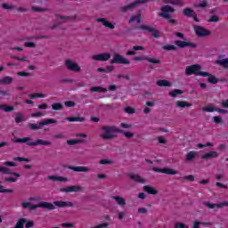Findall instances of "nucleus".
Instances as JSON below:
<instances>
[{"mask_svg": "<svg viewBox=\"0 0 228 228\" xmlns=\"http://www.w3.org/2000/svg\"><path fill=\"white\" fill-rule=\"evenodd\" d=\"M133 22H137V24H140V22H142V12H139L136 15H133L130 18L128 23L133 24Z\"/></svg>", "mask_w": 228, "mask_h": 228, "instance_id": "aec40b11", "label": "nucleus"}, {"mask_svg": "<svg viewBox=\"0 0 228 228\" xmlns=\"http://www.w3.org/2000/svg\"><path fill=\"white\" fill-rule=\"evenodd\" d=\"M31 140L29 137L18 138L14 140V143H27L28 147H37L38 145H51V142L44 141L42 139H37L35 142H28Z\"/></svg>", "mask_w": 228, "mask_h": 228, "instance_id": "f03ea898", "label": "nucleus"}, {"mask_svg": "<svg viewBox=\"0 0 228 228\" xmlns=\"http://www.w3.org/2000/svg\"><path fill=\"white\" fill-rule=\"evenodd\" d=\"M221 106L223 108L228 109V100L223 101L222 103H221Z\"/></svg>", "mask_w": 228, "mask_h": 228, "instance_id": "774afa93", "label": "nucleus"}, {"mask_svg": "<svg viewBox=\"0 0 228 228\" xmlns=\"http://www.w3.org/2000/svg\"><path fill=\"white\" fill-rule=\"evenodd\" d=\"M206 74L208 75H202L201 77H208V82L210 83V85H216V83H218V78L215 77V75L207 71H206Z\"/></svg>", "mask_w": 228, "mask_h": 228, "instance_id": "2eb2a0df", "label": "nucleus"}, {"mask_svg": "<svg viewBox=\"0 0 228 228\" xmlns=\"http://www.w3.org/2000/svg\"><path fill=\"white\" fill-rule=\"evenodd\" d=\"M158 86H172V84L168 80H159L157 81Z\"/></svg>", "mask_w": 228, "mask_h": 228, "instance_id": "c03bdc74", "label": "nucleus"}, {"mask_svg": "<svg viewBox=\"0 0 228 228\" xmlns=\"http://www.w3.org/2000/svg\"><path fill=\"white\" fill-rule=\"evenodd\" d=\"M65 65L68 70H70L71 72H81V67H79L77 63L72 62L70 60H67L65 61Z\"/></svg>", "mask_w": 228, "mask_h": 228, "instance_id": "9d476101", "label": "nucleus"}, {"mask_svg": "<svg viewBox=\"0 0 228 228\" xmlns=\"http://www.w3.org/2000/svg\"><path fill=\"white\" fill-rule=\"evenodd\" d=\"M0 172L2 174H6V175H14L15 177H20V174H19L17 172H12V171H10L9 168L2 167V166H0Z\"/></svg>", "mask_w": 228, "mask_h": 228, "instance_id": "a211bd4d", "label": "nucleus"}, {"mask_svg": "<svg viewBox=\"0 0 228 228\" xmlns=\"http://www.w3.org/2000/svg\"><path fill=\"white\" fill-rule=\"evenodd\" d=\"M14 161H20V162L26 161L27 163H29V159L23 157H16L14 159Z\"/></svg>", "mask_w": 228, "mask_h": 228, "instance_id": "13d9d810", "label": "nucleus"}, {"mask_svg": "<svg viewBox=\"0 0 228 228\" xmlns=\"http://www.w3.org/2000/svg\"><path fill=\"white\" fill-rule=\"evenodd\" d=\"M192 28L196 37L199 38H204V37H209L211 35V30L206 29L204 27L193 25Z\"/></svg>", "mask_w": 228, "mask_h": 228, "instance_id": "0eeeda50", "label": "nucleus"}, {"mask_svg": "<svg viewBox=\"0 0 228 228\" xmlns=\"http://www.w3.org/2000/svg\"><path fill=\"white\" fill-rule=\"evenodd\" d=\"M216 64L224 67V69H228V58L216 60Z\"/></svg>", "mask_w": 228, "mask_h": 228, "instance_id": "b1692460", "label": "nucleus"}, {"mask_svg": "<svg viewBox=\"0 0 228 228\" xmlns=\"http://www.w3.org/2000/svg\"><path fill=\"white\" fill-rule=\"evenodd\" d=\"M110 63L111 65H129L131 61H129V60L126 59L120 53H114L113 58L110 60Z\"/></svg>", "mask_w": 228, "mask_h": 228, "instance_id": "423d86ee", "label": "nucleus"}, {"mask_svg": "<svg viewBox=\"0 0 228 228\" xmlns=\"http://www.w3.org/2000/svg\"><path fill=\"white\" fill-rule=\"evenodd\" d=\"M4 165L5 167H17V164H16L15 162H11V161H5V162L4 163Z\"/></svg>", "mask_w": 228, "mask_h": 228, "instance_id": "69168bd1", "label": "nucleus"}, {"mask_svg": "<svg viewBox=\"0 0 228 228\" xmlns=\"http://www.w3.org/2000/svg\"><path fill=\"white\" fill-rule=\"evenodd\" d=\"M132 49H133V51H131V50L126 51L127 56H134V54H136V53L134 51H143V49H145V48H143V46L134 45V46H133Z\"/></svg>", "mask_w": 228, "mask_h": 228, "instance_id": "412c9836", "label": "nucleus"}, {"mask_svg": "<svg viewBox=\"0 0 228 228\" xmlns=\"http://www.w3.org/2000/svg\"><path fill=\"white\" fill-rule=\"evenodd\" d=\"M111 199L113 200H116L117 204H118V206H126V200H124V198L120 197V196H112Z\"/></svg>", "mask_w": 228, "mask_h": 228, "instance_id": "393cba45", "label": "nucleus"}, {"mask_svg": "<svg viewBox=\"0 0 228 228\" xmlns=\"http://www.w3.org/2000/svg\"><path fill=\"white\" fill-rule=\"evenodd\" d=\"M213 120L216 124H221L222 123V117L220 116H215L213 118Z\"/></svg>", "mask_w": 228, "mask_h": 228, "instance_id": "e2e57ef3", "label": "nucleus"}, {"mask_svg": "<svg viewBox=\"0 0 228 228\" xmlns=\"http://www.w3.org/2000/svg\"><path fill=\"white\" fill-rule=\"evenodd\" d=\"M5 183H17V177H5Z\"/></svg>", "mask_w": 228, "mask_h": 228, "instance_id": "6e6d98bb", "label": "nucleus"}, {"mask_svg": "<svg viewBox=\"0 0 228 228\" xmlns=\"http://www.w3.org/2000/svg\"><path fill=\"white\" fill-rule=\"evenodd\" d=\"M175 228H188V226L186 224H183V223H176L175 224Z\"/></svg>", "mask_w": 228, "mask_h": 228, "instance_id": "338daca9", "label": "nucleus"}, {"mask_svg": "<svg viewBox=\"0 0 228 228\" xmlns=\"http://www.w3.org/2000/svg\"><path fill=\"white\" fill-rule=\"evenodd\" d=\"M104 227H110V223H102L96 226H94L92 228H104Z\"/></svg>", "mask_w": 228, "mask_h": 228, "instance_id": "052dcab7", "label": "nucleus"}, {"mask_svg": "<svg viewBox=\"0 0 228 228\" xmlns=\"http://www.w3.org/2000/svg\"><path fill=\"white\" fill-rule=\"evenodd\" d=\"M162 174H167V175H175L177 174V171L170 167H163Z\"/></svg>", "mask_w": 228, "mask_h": 228, "instance_id": "bb28decb", "label": "nucleus"}, {"mask_svg": "<svg viewBox=\"0 0 228 228\" xmlns=\"http://www.w3.org/2000/svg\"><path fill=\"white\" fill-rule=\"evenodd\" d=\"M186 159L187 161H191L193 159H195V158H197V151H190L186 154Z\"/></svg>", "mask_w": 228, "mask_h": 228, "instance_id": "72a5a7b5", "label": "nucleus"}, {"mask_svg": "<svg viewBox=\"0 0 228 228\" xmlns=\"http://www.w3.org/2000/svg\"><path fill=\"white\" fill-rule=\"evenodd\" d=\"M204 111H207V113H213V111H216V109L213 105H207L202 108Z\"/></svg>", "mask_w": 228, "mask_h": 228, "instance_id": "a18cd8bd", "label": "nucleus"}, {"mask_svg": "<svg viewBox=\"0 0 228 228\" xmlns=\"http://www.w3.org/2000/svg\"><path fill=\"white\" fill-rule=\"evenodd\" d=\"M16 117H15V122L16 124H20V122H24V120H26L24 118V116H22V114L20 112H16Z\"/></svg>", "mask_w": 228, "mask_h": 228, "instance_id": "4c0bfd02", "label": "nucleus"}, {"mask_svg": "<svg viewBox=\"0 0 228 228\" xmlns=\"http://www.w3.org/2000/svg\"><path fill=\"white\" fill-rule=\"evenodd\" d=\"M203 204H204V206H207V208H208L209 209H215V208H224V206H228V201H223L218 204L204 202Z\"/></svg>", "mask_w": 228, "mask_h": 228, "instance_id": "ddd939ff", "label": "nucleus"}, {"mask_svg": "<svg viewBox=\"0 0 228 228\" xmlns=\"http://www.w3.org/2000/svg\"><path fill=\"white\" fill-rule=\"evenodd\" d=\"M143 191H146L149 195H158V191L154 187L149 185L143 186Z\"/></svg>", "mask_w": 228, "mask_h": 228, "instance_id": "4be33fe9", "label": "nucleus"}, {"mask_svg": "<svg viewBox=\"0 0 228 228\" xmlns=\"http://www.w3.org/2000/svg\"><path fill=\"white\" fill-rule=\"evenodd\" d=\"M151 37H153V38H159V31H158L156 28H153V31H151Z\"/></svg>", "mask_w": 228, "mask_h": 228, "instance_id": "864d4df0", "label": "nucleus"}, {"mask_svg": "<svg viewBox=\"0 0 228 228\" xmlns=\"http://www.w3.org/2000/svg\"><path fill=\"white\" fill-rule=\"evenodd\" d=\"M56 122L57 121L54 118H48L37 124L29 123L28 127L31 129V131H38L39 129H42L44 126H49V124H56Z\"/></svg>", "mask_w": 228, "mask_h": 228, "instance_id": "39448f33", "label": "nucleus"}, {"mask_svg": "<svg viewBox=\"0 0 228 228\" xmlns=\"http://www.w3.org/2000/svg\"><path fill=\"white\" fill-rule=\"evenodd\" d=\"M0 110H3V111H5V113H10V111H13V110H15V108H13V106L0 104Z\"/></svg>", "mask_w": 228, "mask_h": 228, "instance_id": "7c9ffc66", "label": "nucleus"}, {"mask_svg": "<svg viewBox=\"0 0 228 228\" xmlns=\"http://www.w3.org/2000/svg\"><path fill=\"white\" fill-rule=\"evenodd\" d=\"M68 168L73 170V172H90V168L83 166H69Z\"/></svg>", "mask_w": 228, "mask_h": 228, "instance_id": "dca6fc26", "label": "nucleus"}, {"mask_svg": "<svg viewBox=\"0 0 228 228\" xmlns=\"http://www.w3.org/2000/svg\"><path fill=\"white\" fill-rule=\"evenodd\" d=\"M202 70V66L200 64H192L191 66H187L185 68V74L186 76H208L206 71H200Z\"/></svg>", "mask_w": 228, "mask_h": 228, "instance_id": "7ed1b4c3", "label": "nucleus"}, {"mask_svg": "<svg viewBox=\"0 0 228 228\" xmlns=\"http://www.w3.org/2000/svg\"><path fill=\"white\" fill-rule=\"evenodd\" d=\"M130 179H132V181H135L136 183H143V178H142L140 175H128Z\"/></svg>", "mask_w": 228, "mask_h": 228, "instance_id": "c9c22d12", "label": "nucleus"}, {"mask_svg": "<svg viewBox=\"0 0 228 228\" xmlns=\"http://www.w3.org/2000/svg\"><path fill=\"white\" fill-rule=\"evenodd\" d=\"M85 140L83 139H70L67 141L68 145H77V143H84Z\"/></svg>", "mask_w": 228, "mask_h": 228, "instance_id": "2f4dec72", "label": "nucleus"}, {"mask_svg": "<svg viewBox=\"0 0 228 228\" xmlns=\"http://www.w3.org/2000/svg\"><path fill=\"white\" fill-rule=\"evenodd\" d=\"M159 17H163V19H167V20H170L171 19L170 14L167 12H159Z\"/></svg>", "mask_w": 228, "mask_h": 228, "instance_id": "3c124183", "label": "nucleus"}, {"mask_svg": "<svg viewBox=\"0 0 228 228\" xmlns=\"http://www.w3.org/2000/svg\"><path fill=\"white\" fill-rule=\"evenodd\" d=\"M136 29H140L141 31H147L148 33H151V31H154V28L148 25H140L136 27Z\"/></svg>", "mask_w": 228, "mask_h": 228, "instance_id": "5701e85b", "label": "nucleus"}, {"mask_svg": "<svg viewBox=\"0 0 228 228\" xmlns=\"http://www.w3.org/2000/svg\"><path fill=\"white\" fill-rule=\"evenodd\" d=\"M117 133H120L121 134H124L126 136V138H133V136H134V134L131 132H126L122 129H117Z\"/></svg>", "mask_w": 228, "mask_h": 228, "instance_id": "79ce46f5", "label": "nucleus"}, {"mask_svg": "<svg viewBox=\"0 0 228 228\" xmlns=\"http://www.w3.org/2000/svg\"><path fill=\"white\" fill-rule=\"evenodd\" d=\"M64 104L68 108H74V106H76V103L72 101H67V102H64Z\"/></svg>", "mask_w": 228, "mask_h": 228, "instance_id": "bf43d9fd", "label": "nucleus"}, {"mask_svg": "<svg viewBox=\"0 0 228 228\" xmlns=\"http://www.w3.org/2000/svg\"><path fill=\"white\" fill-rule=\"evenodd\" d=\"M2 8H4V10H15L14 5H8L7 4H3Z\"/></svg>", "mask_w": 228, "mask_h": 228, "instance_id": "603ef678", "label": "nucleus"}, {"mask_svg": "<svg viewBox=\"0 0 228 228\" xmlns=\"http://www.w3.org/2000/svg\"><path fill=\"white\" fill-rule=\"evenodd\" d=\"M219 18L216 15H213L210 17V19L208 20V22H218Z\"/></svg>", "mask_w": 228, "mask_h": 228, "instance_id": "0e129e2a", "label": "nucleus"}, {"mask_svg": "<svg viewBox=\"0 0 228 228\" xmlns=\"http://www.w3.org/2000/svg\"><path fill=\"white\" fill-rule=\"evenodd\" d=\"M32 12H47V9L37 7V6H32Z\"/></svg>", "mask_w": 228, "mask_h": 228, "instance_id": "680f3d73", "label": "nucleus"}, {"mask_svg": "<svg viewBox=\"0 0 228 228\" xmlns=\"http://www.w3.org/2000/svg\"><path fill=\"white\" fill-rule=\"evenodd\" d=\"M175 45L180 47V49H184V47H191V49H197V44L193 42H185L181 40H175L174 42Z\"/></svg>", "mask_w": 228, "mask_h": 228, "instance_id": "6e6552de", "label": "nucleus"}, {"mask_svg": "<svg viewBox=\"0 0 228 228\" xmlns=\"http://www.w3.org/2000/svg\"><path fill=\"white\" fill-rule=\"evenodd\" d=\"M90 92L94 93V92H98V93H103L105 94V92H108L107 88L104 87H101V86H93L90 88Z\"/></svg>", "mask_w": 228, "mask_h": 228, "instance_id": "c756f323", "label": "nucleus"}, {"mask_svg": "<svg viewBox=\"0 0 228 228\" xmlns=\"http://www.w3.org/2000/svg\"><path fill=\"white\" fill-rule=\"evenodd\" d=\"M54 206L58 208H73L74 203L70 201H54L53 204L47 201H40L37 205H32L30 202H21V208H23V209H30V211H35L38 209V208L53 211V209L56 208Z\"/></svg>", "mask_w": 228, "mask_h": 228, "instance_id": "f257e3e1", "label": "nucleus"}, {"mask_svg": "<svg viewBox=\"0 0 228 228\" xmlns=\"http://www.w3.org/2000/svg\"><path fill=\"white\" fill-rule=\"evenodd\" d=\"M177 45H166L164 46H162V49L164 51H177Z\"/></svg>", "mask_w": 228, "mask_h": 228, "instance_id": "a19ab883", "label": "nucleus"}, {"mask_svg": "<svg viewBox=\"0 0 228 228\" xmlns=\"http://www.w3.org/2000/svg\"><path fill=\"white\" fill-rule=\"evenodd\" d=\"M111 54L109 53H97L92 56V60L94 61H108V60H110Z\"/></svg>", "mask_w": 228, "mask_h": 228, "instance_id": "1a4fd4ad", "label": "nucleus"}, {"mask_svg": "<svg viewBox=\"0 0 228 228\" xmlns=\"http://www.w3.org/2000/svg\"><path fill=\"white\" fill-rule=\"evenodd\" d=\"M117 127L115 126H102V131H104V134L101 135L102 140H111L115 138L114 133H117Z\"/></svg>", "mask_w": 228, "mask_h": 228, "instance_id": "20e7f679", "label": "nucleus"}, {"mask_svg": "<svg viewBox=\"0 0 228 228\" xmlns=\"http://www.w3.org/2000/svg\"><path fill=\"white\" fill-rule=\"evenodd\" d=\"M219 154L216 151H209L201 156V159H213L215 158H218Z\"/></svg>", "mask_w": 228, "mask_h": 228, "instance_id": "f3484780", "label": "nucleus"}, {"mask_svg": "<svg viewBox=\"0 0 228 228\" xmlns=\"http://www.w3.org/2000/svg\"><path fill=\"white\" fill-rule=\"evenodd\" d=\"M160 10L163 12V13H174V12H175V9L170 5H164L160 8Z\"/></svg>", "mask_w": 228, "mask_h": 228, "instance_id": "a878e982", "label": "nucleus"}, {"mask_svg": "<svg viewBox=\"0 0 228 228\" xmlns=\"http://www.w3.org/2000/svg\"><path fill=\"white\" fill-rule=\"evenodd\" d=\"M134 109L132 107H126L125 108V113H128L129 115H133V113H134Z\"/></svg>", "mask_w": 228, "mask_h": 228, "instance_id": "8fccbe9b", "label": "nucleus"}, {"mask_svg": "<svg viewBox=\"0 0 228 228\" xmlns=\"http://www.w3.org/2000/svg\"><path fill=\"white\" fill-rule=\"evenodd\" d=\"M183 13L185 17H191L195 14V11L191 8H184L183 10Z\"/></svg>", "mask_w": 228, "mask_h": 228, "instance_id": "cd10ccee", "label": "nucleus"}, {"mask_svg": "<svg viewBox=\"0 0 228 228\" xmlns=\"http://www.w3.org/2000/svg\"><path fill=\"white\" fill-rule=\"evenodd\" d=\"M182 94H183V91H181L179 89H175V90L169 92V96L175 99V97H177V95H182Z\"/></svg>", "mask_w": 228, "mask_h": 228, "instance_id": "37998d69", "label": "nucleus"}, {"mask_svg": "<svg viewBox=\"0 0 228 228\" xmlns=\"http://www.w3.org/2000/svg\"><path fill=\"white\" fill-rule=\"evenodd\" d=\"M61 191L65 193H72V192L77 193V191H81V187L71 185V186H68L66 188L61 189Z\"/></svg>", "mask_w": 228, "mask_h": 228, "instance_id": "f8f14e48", "label": "nucleus"}, {"mask_svg": "<svg viewBox=\"0 0 228 228\" xmlns=\"http://www.w3.org/2000/svg\"><path fill=\"white\" fill-rule=\"evenodd\" d=\"M17 74H18V76H20L21 77H28L31 76L30 73H28L26 71H19Z\"/></svg>", "mask_w": 228, "mask_h": 228, "instance_id": "4d7b16f0", "label": "nucleus"}, {"mask_svg": "<svg viewBox=\"0 0 228 228\" xmlns=\"http://www.w3.org/2000/svg\"><path fill=\"white\" fill-rule=\"evenodd\" d=\"M52 110H53V111H60L63 110V105L60 102H54L52 104Z\"/></svg>", "mask_w": 228, "mask_h": 228, "instance_id": "58836bf2", "label": "nucleus"}, {"mask_svg": "<svg viewBox=\"0 0 228 228\" xmlns=\"http://www.w3.org/2000/svg\"><path fill=\"white\" fill-rule=\"evenodd\" d=\"M134 61H149V63H154V64H159L161 63V61L159 59H154L151 57H134Z\"/></svg>", "mask_w": 228, "mask_h": 228, "instance_id": "9b49d317", "label": "nucleus"}, {"mask_svg": "<svg viewBox=\"0 0 228 228\" xmlns=\"http://www.w3.org/2000/svg\"><path fill=\"white\" fill-rule=\"evenodd\" d=\"M66 120L69 122H85V118L81 117H68L66 118Z\"/></svg>", "mask_w": 228, "mask_h": 228, "instance_id": "c85d7f7f", "label": "nucleus"}, {"mask_svg": "<svg viewBox=\"0 0 228 228\" xmlns=\"http://www.w3.org/2000/svg\"><path fill=\"white\" fill-rule=\"evenodd\" d=\"M2 83L4 85H12V83H13V78L12 77H4L2 79Z\"/></svg>", "mask_w": 228, "mask_h": 228, "instance_id": "de8ad7c7", "label": "nucleus"}, {"mask_svg": "<svg viewBox=\"0 0 228 228\" xmlns=\"http://www.w3.org/2000/svg\"><path fill=\"white\" fill-rule=\"evenodd\" d=\"M130 179H132V181H135L136 183H143V178H142L140 175H128Z\"/></svg>", "mask_w": 228, "mask_h": 228, "instance_id": "e433bc0d", "label": "nucleus"}, {"mask_svg": "<svg viewBox=\"0 0 228 228\" xmlns=\"http://www.w3.org/2000/svg\"><path fill=\"white\" fill-rule=\"evenodd\" d=\"M177 108H190L191 106V103L186 102L184 101H178L176 102Z\"/></svg>", "mask_w": 228, "mask_h": 228, "instance_id": "473e14b6", "label": "nucleus"}, {"mask_svg": "<svg viewBox=\"0 0 228 228\" xmlns=\"http://www.w3.org/2000/svg\"><path fill=\"white\" fill-rule=\"evenodd\" d=\"M27 220L25 218H20L14 228H24V224H26Z\"/></svg>", "mask_w": 228, "mask_h": 228, "instance_id": "49530a36", "label": "nucleus"}, {"mask_svg": "<svg viewBox=\"0 0 228 228\" xmlns=\"http://www.w3.org/2000/svg\"><path fill=\"white\" fill-rule=\"evenodd\" d=\"M111 163H113V162L107 159H103L100 160V165H111Z\"/></svg>", "mask_w": 228, "mask_h": 228, "instance_id": "5fc2aeb1", "label": "nucleus"}, {"mask_svg": "<svg viewBox=\"0 0 228 228\" xmlns=\"http://www.w3.org/2000/svg\"><path fill=\"white\" fill-rule=\"evenodd\" d=\"M55 17H58L61 20H74V19H76V16H61L60 14H55Z\"/></svg>", "mask_w": 228, "mask_h": 228, "instance_id": "09e8293b", "label": "nucleus"}, {"mask_svg": "<svg viewBox=\"0 0 228 228\" xmlns=\"http://www.w3.org/2000/svg\"><path fill=\"white\" fill-rule=\"evenodd\" d=\"M179 181H190L191 183H193L195 181V176L192 175H188L186 176H183L178 178Z\"/></svg>", "mask_w": 228, "mask_h": 228, "instance_id": "ea45409f", "label": "nucleus"}, {"mask_svg": "<svg viewBox=\"0 0 228 228\" xmlns=\"http://www.w3.org/2000/svg\"><path fill=\"white\" fill-rule=\"evenodd\" d=\"M29 99H44L45 97V94H41V93H35L28 94Z\"/></svg>", "mask_w": 228, "mask_h": 228, "instance_id": "f704fd0d", "label": "nucleus"}, {"mask_svg": "<svg viewBox=\"0 0 228 228\" xmlns=\"http://www.w3.org/2000/svg\"><path fill=\"white\" fill-rule=\"evenodd\" d=\"M96 22H102V26L108 28V29H115V25H113L110 21L107 20L104 18L96 19Z\"/></svg>", "mask_w": 228, "mask_h": 228, "instance_id": "4468645a", "label": "nucleus"}, {"mask_svg": "<svg viewBox=\"0 0 228 228\" xmlns=\"http://www.w3.org/2000/svg\"><path fill=\"white\" fill-rule=\"evenodd\" d=\"M164 3L174 6H184V1L183 0H164Z\"/></svg>", "mask_w": 228, "mask_h": 228, "instance_id": "6ab92c4d", "label": "nucleus"}]
</instances>
